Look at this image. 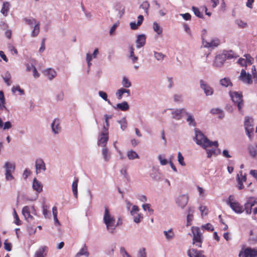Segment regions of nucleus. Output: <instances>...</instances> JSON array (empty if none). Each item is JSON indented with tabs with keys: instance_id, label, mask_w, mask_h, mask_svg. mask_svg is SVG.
<instances>
[{
	"instance_id": "obj_1",
	"label": "nucleus",
	"mask_w": 257,
	"mask_h": 257,
	"mask_svg": "<svg viewBox=\"0 0 257 257\" xmlns=\"http://www.w3.org/2000/svg\"><path fill=\"white\" fill-rule=\"evenodd\" d=\"M194 139L197 145L206 150L208 158H211L213 155L216 154L218 147L217 141H210L201 131L196 129Z\"/></svg>"
},
{
	"instance_id": "obj_2",
	"label": "nucleus",
	"mask_w": 257,
	"mask_h": 257,
	"mask_svg": "<svg viewBox=\"0 0 257 257\" xmlns=\"http://www.w3.org/2000/svg\"><path fill=\"white\" fill-rule=\"evenodd\" d=\"M105 210L103 215V222L106 226L107 230L110 233H113L116 227L119 225L120 220L115 223V219L111 215L107 206H104Z\"/></svg>"
},
{
	"instance_id": "obj_3",
	"label": "nucleus",
	"mask_w": 257,
	"mask_h": 257,
	"mask_svg": "<svg viewBox=\"0 0 257 257\" xmlns=\"http://www.w3.org/2000/svg\"><path fill=\"white\" fill-rule=\"evenodd\" d=\"M191 232L193 234L192 243L196 247L201 248L203 242V237L199 227L192 226Z\"/></svg>"
},
{
	"instance_id": "obj_4",
	"label": "nucleus",
	"mask_w": 257,
	"mask_h": 257,
	"mask_svg": "<svg viewBox=\"0 0 257 257\" xmlns=\"http://www.w3.org/2000/svg\"><path fill=\"white\" fill-rule=\"evenodd\" d=\"M207 34V31L204 29L202 31V34L201 36L202 39V47L204 48L214 49L217 47L220 44V41L218 39L212 40L211 42H208L205 40V36Z\"/></svg>"
},
{
	"instance_id": "obj_5",
	"label": "nucleus",
	"mask_w": 257,
	"mask_h": 257,
	"mask_svg": "<svg viewBox=\"0 0 257 257\" xmlns=\"http://www.w3.org/2000/svg\"><path fill=\"white\" fill-rule=\"evenodd\" d=\"M24 20L29 26H33L34 25V29L31 33V36L32 37L37 36L40 33V22H37L34 18H25Z\"/></svg>"
},
{
	"instance_id": "obj_6",
	"label": "nucleus",
	"mask_w": 257,
	"mask_h": 257,
	"mask_svg": "<svg viewBox=\"0 0 257 257\" xmlns=\"http://www.w3.org/2000/svg\"><path fill=\"white\" fill-rule=\"evenodd\" d=\"M227 204L230 208L235 212L240 213L243 212V208L236 200L233 195H230L228 197Z\"/></svg>"
},
{
	"instance_id": "obj_7",
	"label": "nucleus",
	"mask_w": 257,
	"mask_h": 257,
	"mask_svg": "<svg viewBox=\"0 0 257 257\" xmlns=\"http://www.w3.org/2000/svg\"><path fill=\"white\" fill-rule=\"evenodd\" d=\"M22 213L28 221L33 219L32 215L36 214V210L34 206H25L23 208Z\"/></svg>"
},
{
	"instance_id": "obj_8",
	"label": "nucleus",
	"mask_w": 257,
	"mask_h": 257,
	"mask_svg": "<svg viewBox=\"0 0 257 257\" xmlns=\"http://www.w3.org/2000/svg\"><path fill=\"white\" fill-rule=\"evenodd\" d=\"M252 123L253 119L252 118L248 116L245 117L244 123L245 132L250 140L252 139L253 136V128Z\"/></svg>"
},
{
	"instance_id": "obj_9",
	"label": "nucleus",
	"mask_w": 257,
	"mask_h": 257,
	"mask_svg": "<svg viewBox=\"0 0 257 257\" xmlns=\"http://www.w3.org/2000/svg\"><path fill=\"white\" fill-rule=\"evenodd\" d=\"M108 140V131L107 128L103 126L102 132L100 134V137L99 139L97 144L102 147H105Z\"/></svg>"
},
{
	"instance_id": "obj_10",
	"label": "nucleus",
	"mask_w": 257,
	"mask_h": 257,
	"mask_svg": "<svg viewBox=\"0 0 257 257\" xmlns=\"http://www.w3.org/2000/svg\"><path fill=\"white\" fill-rule=\"evenodd\" d=\"M242 255H243L244 257H256L257 248L247 247L243 251L241 250L240 251L239 256L241 257Z\"/></svg>"
},
{
	"instance_id": "obj_11",
	"label": "nucleus",
	"mask_w": 257,
	"mask_h": 257,
	"mask_svg": "<svg viewBox=\"0 0 257 257\" xmlns=\"http://www.w3.org/2000/svg\"><path fill=\"white\" fill-rule=\"evenodd\" d=\"M225 62L224 50L222 53L217 55L213 61V66L216 68H220L223 66Z\"/></svg>"
},
{
	"instance_id": "obj_12",
	"label": "nucleus",
	"mask_w": 257,
	"mask_h": 257,
	"mask_svg": "<svg viewBox=\"0 0 257 257\" xmlns=\"http://www.w3.org/2000/svg\"><path fill=\"white\" fill-rule=\"evenodd\" d=\"M6 169V178L7 180H11L14 179L12 173L14 172L15 166L14 164L7 162L5 164Z\"/></svg>"
},
{
	"instance_id": "obj_13",
	"label": "nucleus",
	"mask_w": 257,
	"mask_h": 257,
	"mask_svg": "<svg viewBox=\"0 0 257 257\" xmlns=\"http://www.w3.org/2000/svg\"><path fill=\"white\" fill-rule=\"evenodd\" d=\"M200 88L203 90L205 94L208 95H211L213 93V88L204 80L201 79L200 80Z\"/></svg>"
},
{
	"instance_id": "obj_14",
	"label": "nucleus",
	"mask_w": 257,
	"mask_h": 257,
	"mask_svg": "<svg viewBox=\"0 0 257 257\" xmlns=\"http://www.w3.org/2000/svg\"><path fill=\"white\" fill-rule=\"evenodd\" d=\"M240 79L245 83L250 84L252 83L251 80V75L249 73H246L244 69H242L239 76Z\"/></svg>"
},
{
	"instance_id": "obj_15",
	"label": "nucleus",
	"mask_w": 257,
	"mask_h": 257,
	"mask_svg": "<svg viewBox=\"0 0 257 257\" xmlns=\"http://www.w3.org/2000/svg\"><path fill=\"white\" fill-rule=\"evenodd\" d=\"M189 198L186 195H182L178 197L176 200L178 206L182 208L185 207L188 202Z\"/></svg>"
},
{
	"instance_id": "obj_16",
	"label": "nucleus",
	"mask_w": 257,
	"mask_h": 257,
	"mask_svg": "<svg viewBox=\"0 0 257 257\" xmlns=\"http://www.w3.org/2000/svg\"><path fill=\"white\" fill-rule=\"evenodd\" d=\"M35 166L37 174L40 173L42 171L46 170L45 164L42 159H38L36 160Z\"/></svg>"
},
{
	"instance_id": "obj_17",
	"label": "nucleus",
	"mask_w": 257,
	"mask_h": 257,
	"mask_svg": "<svg viewBox=\"0 0 257 257\" xmlns=\"http://www.w3.org/2000/svg\"><path fill=\"white\" fill-rule=\"evenodd\" d=\"M202 250H197L192 248L187 251V254L189 257H206L203 254Z\"/></svg>"
},
{
	"instance_id": "obj_18",
	"label": "nucleus",
	"mask_w": 257,
	"mask_h": 257,
	"mask_svg": "<svg viewBox=\"0 0 257 257\" xmlns=\"http://www.w3.org/2000/svg\"><path fill=\"white\" fill-rule=\"evenodd\" d=\"M240 176L238 174L237 175V188L239 190H242L244 188L243 182H246V175H242V171L240 172Z\"/></svg>"
},
{
	"instance_id": "obj_19",
	"label": "nucleus",
	"mask_w": 257,
	"mask_h": 257,
	"mask_svg": "<svg viewBox=\"0 0 257 257\" xmlns=\"http://www.w3.org/2000/svg\"><path fill=\"white\" fill-rule=\"evenodd\" d=\"M183 113L187 114L184 108L177 109L172 112V117L174 119L179 120L182 118Z\"/></svg>"
},
{
	"instance_id": "obj_20",
	"label": "nucleus",
	"mask_w": 257,
	"mask_h": 257,
	"mask_svg": "<svg viewBox=\"0 0 257 257\" xmlns=\"http://www.w3.org/2000/svg\"><path fill=\"white\" fill-rule=\"evenodd\" d=\"M146 37L144 34L139 35L136 40L137 47L140 48L143 47L146 43Z\"/></svg>"
},
{
	"instance_id": "obj_21",
	"label": "nucleus",
	"mask_w": 257,
	"mask_h": 257,
	"mask_svg": "<svg viewBox=\"0 0 257 257\" xmlns=\"http://www.w3.org/2000/svg\"><path fill=\"white\" fill-rule=\"evenodd\" d=\"M52 131L55 134H58L61 129L60 126V120L58 119H55L51 125Z\"/></svg>"
},
{
	"instance_id": "obj_22",
	"label": "nucleus",
	"mask_w": 257,
	"mask_h": 257,
	"mask_svg": "<svg viewBox=\"0 0 257 257\" xmlns=\"http://www.w3.org/2000/svg\"><path fill=\"white\" fill-rule=\"evenodd\" d=\"M138 22L137 23L135 22H131L130 23V27L132 30H137L138 29V26H140L144 20V17L142 15H139L138 17Z\"/></svg>"
},
{
	"instance_id": "obj_23",
	"label": "nucleus",
	"mask_w": 257,
	"mask_h": 257,
	"mask_svg": "<svg viewBox=\"0 0 257 257\" xmlns=\"http://www.w3.org/2000/svg\"><path fill=\"white\" fill-rule=\"evenodd\" d=\"M33 189L38 192H41L42 191L43 186L36 178L34 179L33 184Z\"/></svg>"
},
{
	"instance_id": "obj_24",
	"label": "nucleus",
	"mask_w": 257,
	"mask_h": 257,
	"mask_svg": "<svg viewBox=\"0 0 257 257\" xmlns=\"http://www.w3.org/2000/svg\"><path fill=\"white\" fill-rule=\"evenodd\" d=\"M242 97H231L232 100L236 104L239 111H241V108L243 106Z\"/></svg>"
},
{
	"instance_id": "obj_25",
	"label": "nucleus",
	"mask_w": 257,
	"mask_h": 257,
	"mask_svg": "<svg viewBox=\"0 0 257 257\" xmlns=\"http://www.w3.org/2000/svg\"><path fill=\"white\" fill-rule=\"evenodd\" d=\"M46 246H42L37 250L35 253L34 257H45L46 253L45 252Z\"/></svg>"
},
{
	"instance_id": "obj_26",
	"label": "nucleus",
	"mask_w": 257,
	"mask_h": 257,
	"mask_svg": "<svg viewBox=\"0 0 257 257\" xmlns=\"http://www.w3.org/2000/svg\"><path fill=\"white\" fill-rule=\"evenodd\" d=\"M44 73L45 75L48 76L50 80H52V79H53L56 75V72L54 70L51 69V68L46 69V70L44 71Z\"/></svg>"
},
{
	"instance_id": "obj_27",
	"label": "nucleus",
	"mask_w": 257,
	"mask_h": 257,
	"mask_svg": "<svg viewBox=\"0 0 257 257\" xmlns=\"http://www.w3.org/2000/svg\"><path fill=\"white\" fill-rule=\"evenodd\" d=\"M10 3L8 2H5L3 3V7L1 12L3 14L4 16H7L8 12L10 9Z\"/></svg>"
},
{
	"instance_id": "obj_28",
	"label": "nucleus",
	"mask_w": 257,
	"mask_h": 257,
	"mask_svg": "<svg viewBox=\"0 0 257 257\" xmlns=\"http://www.w3.org/2000/svg\"><path fill=\"white\" fill-rule=\"evenodd\" d=\"M188 214L187 216V226H190L191 224V221H192L193 219V210L191 208H189L188 209Z\"/></svg>"
},
{
	"instance_id": "obj_29",
	"label": "nucleus",
	"mask_w": 257,
	"mask_h": 257,
	"mask_svg": "<svg viewBox=\"0 0 257 257\" xmlns=\"http://www.w3.org/2000/svg\"><path fill=\"white\" fill-rule=\"evenodd\" d=\"M164 234L167 240H171L175 236V233L172 229H170L168 231H164Z\"/></svg>"
},
{
	"instance_id": "obj_30",
	"label": "nucleus",
	"mask_w": 257,
	"mask_h": 257,
	"mask_svg": "<svg viewBox=\"0 0 257 257\" xmlns=\"http://www.w3.org/2000/svg\"><path fill=\"white\" fill-rule=\"evenodd\" d=\"M4 81L7 83L8 86H10L12 84L11 75L9 71H7L4 76H2Z\"/></svg>"
},
{
	"instance_id": "obj_31",
	"label": "nucleus",
	"mask_w": 257,
	"mask_h": 257,
	"mask_svg": "<svg viewBox=\"0 0 257 257\" xmlns=\"http://www.w3.org/2000/svg\"><path fill=\"white\" fill-rule=\"evenodd\" d=\"M249 154L253 158L257 155V145L255 146H249L248 147Z\"/></svg>"
},
{
	"instance_id": "obj_32",
	"label": "nucleus",
	"mask_w": 257,
	"mask_h": 257,
	"mask_svg": "<svg viewBox=\"0 0 257 257\" xmlns=\"http://www.w3.org/2000/svg\"><path fill=\"white\" fill-rule=\"evenodd\" d=\"M102 154L104 160L106 162L108 161L110 158V154L106 148L104 147L102 149Z\"/></svg>"
},
{
	"instance_id": "obj_33",
	"label": "nucleus",
	"mask_w": 257,
	"mask_h": 257,
	"mask_svg": "<svg viewBox=\"0 0 257 257\" xmlns=\"http://www.w3.org/2000/svg\"><path fill=\"white\" fill-rule=\"evenodd\" d=\"M153 28L154 31L158 35H161L163 32V29L156 22L153 23Z\"/></svg>"
},
{
	"instance_id": "obj_34",
	"label": "nucleus",
	"mask_w": 257,
	"mask_h": 257,
	"mask_svg": "<svg viewBox=\"0 0 257 257\" xmlns=\"http://www.w3.org/2000/svg\"><path fill=\"white\" fill-rule=\"evenodd\" d=\"M78 179H76L73 182L72 185V189L73 193L75 197H77V186H78Z\"/></svg>"
},
{
	"instance_id": "obj_35",
	"label": "nucleus",
	"mask_w": 257,
	"mask_h": 257,
	"mask_svg": "<svg viewBox=\"0 0 257 257\" xmlns=\"http://www.w3.org/2000/svg\"><path fill=\"white\" fill-rule=\"evenodd\" d=\"M127 93V96L131 95L130 91L125 88H121L118 90L116 92V95L117 96H121L124 93Z\"/></svg>"
},
{
	"instance_id": "obj_36",
	"label": "nucleus",
	"mask_w": 257,
	"mask_h": 257,
	"mask_svg": "<svg viewBox=\"0 0 257 257\" xmlns=\"http://www.w3.org/2000/svg\"><path fill=\"white\" fill-rule=\"evenodd\" d=\"M117 107L122 111H126L128 109L129 106L126 101L117 104Z\"/></svg>"
},
{
	"instance_id": "obj_37",
	"label": "nucleus",
	"mask_w": 257,
	"mask_h": 257,
	"mask_svg": "<svg viewBox=\"0 0 257 257\" xmlns=\"http://www.w3.org/2000/svg\"><path fill=\"white\" fill-rule=\"evenodd\" d=\"M127 156L130 160H133L139 158L138 154L133 150L128 151Z\"/></svg>"
},
{
	"instance_id": "obj_38",
	"label": "nucleus",
	"mask_w": 257,
	"mask_h": 257,
	"mask_svg": "<svg viewBox=\"0 0 257 257\" xmlns=\"http://www.w3.org/2000/svg\"><path fill=\"white\" fill-rule=\"evenodd\" d=\"M13 215L15 219L14 223L17 225H20L22 224V221L20 220L19 216L15 210L14 209L13 210Z\"/></svg>"
},
{
	"instance_id": "obj_39",
	"label": "nucleus",
	"mask_w": 257,
	"mask_h": 257,
	"mask_svg": "<svg viewBox=\"0 0 257 257\" xmlns=\"http://www.w3.org/2000/svg\"><path fill=\"white\" fill-rule=\"evenodd\" d=\"M238 55L234 53L232 50L228 51L226 52V59H230L232 58H237Z\"/></svg>"
},
{
	"instance_id": "obj_40",
	"label": "nucleus",
	"mask_w": 257,
	"mask_h": 257,
	"mask_svg": "<svg viewBox=\"0 0 257 257\" xmlns=\"http://www.w3.org/2000/svg\"><path fill=\"white\" fill-rule=\"evenodd\" d=\"M235 23L240 28H245L247 26V24L246 22L240 19L236 20L235 21Z\"/></svg>"
},
{
	"instance_id": "obj_41",
	"label": "nucleus",
	"mask_w": 257,
	"mask_h": 257,
	"mask_svg": "<svg viewBox=\"0 0 257 257\" xmlns=\"http://www.w3.org/2000/svg\"><path fill=\"white\" fill-rule=\"evenodd\" d=\"M150 8V4L149 2L147 1L142 3V4L140 5V8L142 9L145 10V12L148 14V10Z\"/></svg>"
},
{
	"instance_id": "obj_42",
	"label": "nucleus",
	"mask_w": 257,
	"mask_h": 257,
	"mask_svg": "<svg viewBox=\"0 0 257 257\" xmlns=\"http://www.w3.org/2000/svg\"><path fill=\"white\" fill-rule=\"evenodd\" d=\"M210 112L212 114H218V117L220 118H222L224 116L222 111L219 108H213L211 110Z\"/></svg>"
},
{
	"instance_id": "obj_43",
	"label": "nucleus",
	"mask_w": 257,
	"mask_h": 257,
	"mask_svg": "<svg viewBox=\"0 0 257 257\" xmlns=\"http://www.w3.org/2000/svg\"><path fill=\"white\" fill-rule=\"evenodd\" d=\"M154 54L155 58L158 61L163 60L166 56L165 55L163 54L162 53L156 51H154Z\"/></svg>"
},
{
	"instance_id": "obj_44",
	"label": "nucleus",
	"mask_w": 257,
	"mask_h": 257,
	"mask_svg": "<svg viewBox=\"0 0 257 257\" xmlns=\"http://www.w3.org/2000/svg\"><path fill=\"white\" fill-rule=\"evenodd\" d=\"M201 228L203 229H205L208 231H212L214 230L213 226L209 223L202 225L201 226Z\"/></svg>"
},
{
	"instance_id": "obj_45",
	"label": "nucleus",
	"mask_w": 257,
	"mask_h": 257,
	"mask_svg": "<svg viewBox=\"0 0 257 257\" xmlns=\"http://www.w3.org/2000/svg\"><path fill=\"white\" fill-rule=\"evenodd\" d=\"M192 10L194 13V14L198 18H203V14L200 12L199 10L194 7V6H193L192 7Z\"/></svg>"
},
{
	"instance_id": "obj_46",
	"label": "nucleus",
	"mask_w": 257,
	"mask_h": 257,
	"mask_svg": "<svg viewBox=\"0 0 257 257\" xmlns=\"http://www.w3.org/2000/svg\"><path fill=\"white\" fill-rule=\"evenodd\" d=\"M85 255L87 256H88L89 253L87 251V248L86 246H84L76 254V256H79L80 255Z\"/></svg>"
},
{
	"instance_id": "obj_47",
	"label": "nucleus",
	"mask_w": 257,
	"mask_h": 257,
	"mask_svg": "<svg viewBox=\"0 0 257 257\" xmlns=\"http://www.w3.org/2000/svg\"><path fill=\"white\" fill-rule=\"evenodd\" d=\"M186 114L188 115L187 121L189 123V125L195 126L196 122H195L194 117L190 114H189L188 113Z\"/></svg>"
},
{
	"instance_id": "obj_48",
	"label": "nucleus",
	"mask_w": 257,
	"mask_h": 257,
	"mask_svg": "<svg viewBox=\"0 0 257 257\" xmlns=\"http://www.w3.org/2000/svg\"><path fill=\"white\" fill-rule=\"evenodd\" d=\"M120 124V127L122 130H124L127 127V122L125 118H123L122 119L118 121Z\"/></svg>"
},
{
	"instance_id": "obj_49",
	"label": "nucleus",
	"mask_w": 257,
	"mask_h": 257,
	"mask_svg": "<svg viewBox=\"0 0 257 257\" xmlns=\"http://www.w3.org/2000/svg\"><path fill=\"white\" fill-rule=\"evenodd\" d=\"M122 83L123 86L126 88H128L131 86V82L126 77L123 78Z\"/></svg>"
},
{
	"instance_id": "obj_50",
	"label": "nucleus",
	"mask_w": 257,
	"mask_h": 257,
	"mask_svg": "<svg viewBox=\"0 0 257 257\" xmlns=\"http://www.w3.org/2000/svg\"><path fill=\"white\" fill-rule=\"evenodd\" d=\"M12 90L13 92L14 93L17 91H18L20 92V93L19 94V95H23L25 94L24 90L23 89H21L19 86H18L16 87L14 86L12 88Z\"/></svg>"
},
{
	"instance_id": "obj_51",
	"label": "nucleus",
	"mask_w": 257,
	"mask_h": 257,
	"mask_svg": "<svg viewBox=\"0 0 257 257\" xmlns=\"http://www.w3.org/2000/svg\"><path fill=\"white\" fill-rule=\"evenodd\" d=\"M199 210L201 212V215L203 216V215H206L208 214V211L207 207L205 206H201L199 207Z\"/></svg>"
},
{
	"instance_id": "obj_52",
	"label": "nucleus",
	"mask_w": 257,
	"mask_h": 257,
	"mask_svg": "<svg viewBox=\"0 0 257 257\" xmlns=\"http://www.w3.org/2000/svg\"><path fill=\"white\" fill-rule=\"evenodd\" d=\"M142 207L144 210H148L150 213V214L153 213V210L151 208V205L150 204H143Z\"/></svg>"
},
{
	"instance_id": "obj_53",
	"label": "nucleus",
	"mask_w": 257,
	"mask_h": 257,
	"mask_svg": "<svg viewBox=\"0 0 257 257\" xmlns=\"http://www.w3.org/2000/svg\"><path fill=\"white\" fill-rule=\"evenodd\" d=\"M178 162L179 163L182 165V166H185V163L184 162V157L182 155L181 153L180 152H179L178 154Z\"/></svg>"
},
{
	"instance_id": "obj_54",
	"label": "nucleus",
	"mask_w": 257,
	"mask_h": 257,
	"mask_svg": "<svg viewBox=\"0 0 257 257\" xmlns=\"http://www.w3.org/2000/svg\"><path fill=\"white\" fill-rule=\"evenodd\" d=\"M229 96H242V93L241 92H237V91H230L229 92Z\"/></svg>"
},
{
	"instance_id": "obj_55",
	"label": "nucleus",
	"mask_w": 257,
	"mask_h": 257,
	"mask_svg": "<svg viewBox=\"0 0 257 257\" xmlns=\"http://www.w3.org/2000/svg\"><path fill=\"white\" fill-rule=\"evenodd\" d=\"M167 80H168V84L167 85V87L168 88H172L173 85H174L173 77H167Z\"/></svg>"
},
{
	"instance_id": "obj_56",
	"label": "nucleus",
	"mask_w": 257,
	"mask_h": 257,
	"mask_svg": "<svg viewBox=\"0 0 257 257\" xmlns=\"http://www.w3.org/2000/svg\"><path fill=\"white\" fill-rule=\"evenodd\" d=\"M143 216L142 214H138L137 216L134 217V220L136 223H139L143 219Z\"/></svg>"
},
{
	"instance_id": "obj_57",
	"label": "nucleus",
	"mask_w": 257,
	"mask_h": 257,
	"mask_svg": "<svg viewBox=\"0 0 257 257\" xmlns=\"http://www.w3.org/2000/svg\"><path fill=\"white\" fill-rule=\"evenodd\" d=\"M251 72L252 74L253 79H255L257 81V72L254 65H252L251 67Z\"/></svg>"
},
{
	"instance_id": "obj_58",
	"label": "nucleus",
	"mask_w": 257,
	"mask_h": 257,
	"mask_svg": "<svg viewBox=\"0 0 257 257\" xmlns=\"http://www.w3.org/2000/svg\"><path fill=\"white\" fill-rule=\"evenodd\" d=\"M238 63L241 66H245L246 67V60L244 58H239L238 60Z\"/></svg>"
},
{
	"instance_id": "obj_59",
	"label": "nucleus",
	"mask_w": 257,
	"mask_h": 257,
	"mask_svg": "<svg viewBox=\"0 0 257 257\" xmlns=\"http://www.w3.org/2000/svg\"><path fill=\"white\" fill-rule=\"evenodd\" d=\"M245 56L246 57L245 60H246V65H251L253 61V59L249 55H245Z\"/></svg>"
},
{
	"instance_id": "obj_60",
	"label": "nucleus",
	"mask_w": 257,
	"mask_h": 257,
	"mask_svg": "<svg viewBox=\"0 0 257 257\" xmlns=\"http://www.w3.org/2000/svg\"><path fill=\"white\" fill-rule=\"evenodd\" d=\"M5 97H0V109L5 108Z\"/></svg>"
},
{
	"instance_id": "obj_61",
	"label": "nucleus",
	"mask_w": 257,
	"mask_h": 257,
	"mask_svg": "<svg viewBox=\"0 0 257 257\" xmlns=\"http://www.w3.org/2000/svg\"><path fill=\"white\" fill-rule=\"evenodd\" d=\"M138 257H146L145 248H143L140 250Z\"/></svg>"
},
{
	"instance_id": "obj_62",
	"label": "nucleus",
	"mask_w": 257,
	"mask_h": 257,
	"mask_svg": "<svg viewBox=\"0 0 257 257\" xmlns=\"http://www.w3.org/2000/svg\"><path fill=\"white\" fill-rule=\"evenodd\" d=\"M181 16L183 18V19L186 21L190 20L191 16L189 13H185L181 14Z\"/></svg>"
},
{
	"instance_id": "obj_63",
	"label": "nucleus",
	"mask_w": 257,
	"mask_h": 257,
	"mask_svg": "<svg viewBox=\"0 0 257 257\" xmlns=\"http://www.w3.org/2000/svg\"><path fill=\"white\" fill-rule=\"evenodd\" d=\"M255 203V202L254 201L252 202L249 200L245 204V207L252 208V207L254 205Z\"/></svg>"
},
{
	"instance_id": "obj_64",
	"label": "nucleus",
	"mask_w": 257,
	"mask_h": 257,
	"mask_svg": "<svg viewBox=\"0 0 257 257\" xmlns=\"http://www.w3.org/2000/svg\"><path fill=\"white\" fill-rule=\"evenodd\" d=\"M31 171L28 169H26L23 173V176L26 179L31 174Z\"/></svg>"
}]
</instances>
